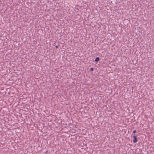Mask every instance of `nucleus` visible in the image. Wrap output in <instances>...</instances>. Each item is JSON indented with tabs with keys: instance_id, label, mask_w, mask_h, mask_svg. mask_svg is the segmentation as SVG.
Listing matches in <instances>:
<instances>
[{
	"instance_id": "1",
	"label": "nucleus",
	"mask_w": 154,
	"mask_h": 154,
	"mask_svg": "<svg viewBox=\"0 0 154 154\" xmlns=\"http://www.w3.org/2000/svg\"><path fill=\"white\" fill-rule=\"evenodd\" d=\"M133 142L134 143H136L137 142V138L136 136L134 135L133 136Z\"/></svg>"
},
{
	"instance_id": "2",
	"label": "nucleus",
	"mask_w": 154,
	"mask_h": 154,
	"mask_svg": "<svg viewBox=\"0 0 154 154\" xmlns=\"http://www.w3.org/2000/svg\"><path fill=\"white\" fill-rule=\"evenodd\" d=\"M99 57H97L96 59H95V61L96 62H97L99 60Z\"/></svg>"
},
{
	"instance_id": "3",
	"label": "nucleus",
	"mask_w": 154,
	"mask_h": 154,
	"mask_svg": "<svg viewBox=\"0 0 154 154\" xmlns=\"http://www.w3.org/2000/svg\"><path fill=\"white\" fill-rule=\"evenodd\" d=\"M136 131L135 130H134L133 131V133H136Z\"/></svg>"
},
{
	"instance_id": "4",
	"label": "nucleus",
	"mask_w": 154,
	"mask_h": 154,
	"mask_svg": "<svg viewBox=\"0 0 154 154\" xmlns=\"http://www.w3.org/2000/svg\"><path fill=\"white\" fill-rule=\"evenodd\" d=\"M91 71H93V68H91Z\"/></svg>"
}]
</instances>
